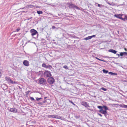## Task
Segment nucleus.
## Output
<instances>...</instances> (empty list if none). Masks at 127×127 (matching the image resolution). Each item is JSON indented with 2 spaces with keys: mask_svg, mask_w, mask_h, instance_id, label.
<instances>
[{
  "mask_svg": "<svg viewBox=\"0 0 127 127\" xmlns=\"http://www.w3.org/2000/svg\"><path fill=\"white\" fill-rule=\"evenodd\" d=\"M95 58H96V59H97V60H99V61H101V59H99V58H97V57H95Z\"/></svg>",
  "mask_w": 127,
  "mask_h": 127,
  "instance_id": "45",
  "label": "nucleus"
},
{
  "mask_svg": "<svg viewBox=\"0 0 127 127\" xmlns=\"http://www.w3.org/2000/svg\"><path fill=\"white\" fill-rule=\"evenodd\" d=\"M41 39L42 41L44 43H45V42L46 41V40L45 39L42 38Z\"/></svg>",
  "mask_w": 127,
  "mask_h": 127,
  "instance_id": "33",
  "label": "nucleus"
},
{
  "mask_svg": "<svg viewBox=\"0 0 127 127\" xmlns=\"http://www.w3.org/2000/svg\"><path fill=\"white\" fill-rule=\"evenodd\" d=\"M37 81L39 82L38 83L40 84L45 85L47 84L46 80L43 78H39Z\"/></svg>",
  "mask_w": 127,
  "mask_h": 127,
  "instance_id": "4",
  "label": "nucleus"
},
{
  "mask_svg": "<svg viewBox=\"0 0 127 127\" xmlns=\"http://www.w3.org/2000/svg\"><path fill=\"white\" fill-rule=\"evenodd\" d=\"M123 52V56H127V52Z\"/></svg>",
  "mask_w": 127,
  "mask_h": 127,
  "instance_id": "37",
  "label": "nucleus"
},
{
  "mask_svg": "<svg viewBox=\"0 0 127 127\" xmlns=\"http://www.w3.org/2000/svg\"><path fill=\"white\" fill-rule=\"evenodd\" d=\"M104 105H103V106H98L97 107V108L100 109L99 110V112L100 113H101L102 110L103 109V108H104Z\"/></svg>",
  "mask_w": 127,
  "mask_h": 127,
  "instance_id": "11",
  "label": "nucleus"
},
{
  "mask_svg": "<svg viewBox=\"0 0 127 127\" xmlns=\"http://www.w3.org/2000/svg\"><path fill=\"white\" fill-rule=\"evenodd\" d=\"M103 114L104 115V116L106 118H108L107 117V114Z\"/></svg>",
  "mask_w": 127,
  "mask_h": 127,
  "instance_id": "42",
  "label": "nucleus"
},
{
  "mask_svg": "<svg viewBox=\"0 0 127 127\" xmlns=\"http://www.w3.org/2000/svg\"><path fill=\"white\" fill-rule=\"evenodd\" d=\"M97 114L99 116H100L101 117H102V115L101 114H100L99 113H97Z\"/></svg>",
  "mask_w": 127,
  "mask_h": 127,
  "instance_id": "44",
  "label": "nucleus"
},
{
  "mask_svg": "<svg viewBox=\"0 0 127 127\" xmlns=\"http://www.w3.org/2000/svg\"><path fill=\"white\" fill-rule=\"evenodd\" d=\"M116 54V55H117L118 56V57H117V58L114 57H108V56H105V57L106 58H114V59H117L118 58H119L120 57V54Z\"/></svg>",
  "mask_w": 127,
  "mask_h": 127,
  "instance_id": "14",
  "label": "nucleus"
},
{
  "mask_svg": "<svg viewBox=\"0 0 127 127\" xmlns=\"http://www.w3.org/2000/svg\"><path fill=\"white\" fill-rule=\"evenodd\" d=\"M68 101L69 102L72 103L74 105L76 106L75 104L72 101V100H69Z\"/></svg>",
  "mask_w": 127,
  "mask_h": 127,
  "instance_id": "22",
  "label": "nucleus"
},
{
  "mask_svg": "<svg viewBox=\"0 0 127 127\" xmlns=\"http://www.w3.org/2000/svg\"><path fill=\"white\" fill-rule=\"evenodd\" d=\"M47 98V97H44V100L45 99Z\"/></svg>",
  "mask_w": 127,
  "mask_h": 127,
  "instance_id": "53",
  "label": "nucleus"
},
{
  "mask_svg": "<svg viewBox=\"0 0 127 127\" xmlns=\"http://www.w3.org/2000/svg\"><path fill=\"white\" fill-rule=\"evenodd\" d=\"M124 50H125L126 51H127V49L126 48H124Z\"/></svg>",
  "mask_w": 127,
  "mask_h": 127,
  "instance_id": "52",
  "label": "nucleus"
},
{
  "mask_svg": "<svg viewBox=\"0 0 127 127\" xmlns=\"http://www.w3.org/2000/svg\"><path fill=\"white\" fill-rule=\"evenodd\" d=\"M107 110H109L106 106L104 105L103 109L102 110V111L100 113L102 114H108V113L107 112Z\"/></svg>",
  "mask_w": 127,
  "mask_h": 127,
  "instance_id": "7",
  "label": "nucleus"
},
{
  "mask_svg": "<svg viewBox=\"0 0 127 127\" xmlns=\"http://www.w3.org/2000/svg\"><path fill=\"white\" fill-rule=\"evenodd\" d=\"M123 15L122 14H115L114 15V16L119 19H120L123 21H125L126 20H127V15H125V17L123 18L122 17V16Z\"/></svg>",
  "mask_w": 127,
  "mask_h": 127,
  "instance_id": "3",
  "label": "nucleus"
},
{
  "mask_svg": "<svg viewBox=\"0 0 127 127\" xmlns=\"http://www.w3.org/2000/svg\"><path fill=\"white\" fill-rule=\"evenodd\" d=\"M117 32L118 33H119V31H117Z\"/></svg>",
  "mask_w": 127,
  "mask_h": 127,
  "instance_id": "54",
  "label": "nucleus"
},
{
  "mask_svg": "<svg viewBox=\"0 0 127 127\" xmlns=\"http://www.w3.org/2000/svg\"><path fill=\"white\" fill-rule=\"evenodd\" d=\"M46 102V99H45L43 101H42L43 104V103H45Z\"/></svg>",
  "mask_w": 127,
  "mask_h": 127,
  "instance_id": "41",
  "label": "nucleus"
},
{
  "mask_svg": "<svg viewBox=\"0 0 127 127\" xmlns=\"http://www.w3.org/2000/svg\"><path fill=\"white\" fill-rule=\"evenodd\" d=\"M114 105V104H110L109 105L110 106H113Z\"/></svg>",
  "mask_w": 127,
  "mask_h": 127,
  "instance_id": "43",
  "label": "nucleus"
},
{
  "mask_svg": "<svg viewBox=\"0 0 127 127\" xmlns=\"http://www.w3.org/2000/svg\"><path fill=\"white\" fill-rule=\"evenodd\" d=\"M55 115H49L47 116V117L49 118H54Z\"/></svg>",
  "mask_w": 127,
  "mask_h": 127,
  "instance_id": "19",
  "label": "nucleus"
},
{
  "mask_svg": "<svg viewBox=\"0 0 127 127\" xmlns=\"http://www.w3.org/2000/svg\"><path fill=\"white\" fill-rule=\"evenodd\" d=\"M27 42H26V44H27Z\"/></svg>",
  "mask_w": 127,
  "mask_h": 127,
  "instance_id": "61",
  "label": "nucleus"
},
{
  "mask_svg": "<svg viewBox=\"0 0 127 127\" xmlns=\"http://www.w3.org/2000/svg\"><path fill=\"white\" fill-rule=\"evenodd\" d=\"M102 71L103 73H105V74L107 73H108V72H109L108 71V70H106L104 69Z\"/></svg>",
  "mask_w": 127,
  "mask_h": 127,
  "instance_id": "20",
  "label": "nucleus"
},
{
  "mask_svg": "<svg viewBox=\"0 0 127 127\" xmlns=\"http://www.w3.org/2000/svg\"><path fill=\"white\" fill-rule=\"evenodd\" d=\"M120 107L124 108H127V105L124 104H120L119 105Z\"/></svg>",
  "mask_w": 127,
  "mask_h": 127,
  "instance_id": "17",
  "label": "nucleus"
},
{
  "mask_svg": "<svg viewBox=\"0 0 127 127\" xmlns=\"http://www.w3.org/2000/svg\"><path fill=\"white\" fill-rule=\"evenodd\" d=\"M108 74H110L112 75L115 76L117 75V73H114L113 72H108Z\"/></svg>",
  "mask_w": 127,
  "mask_h": 127,
  "instance_id": "16",
  "label": "nucleus"
},
{
  "mask_svg": "<svg viewBox=\"0 0 127 127\" xmlns=\"http://www.w3.org/2000/svg\"><path fill=\"white\" fill-rule=\"evenodd\" d=\"M100 90H102L104 91H106L107 90V89L105 88L104 87L101 88H100Z\"/></svg>",
  "mask_w": 127,
  "mask_h": 127,
  "instance_id": "26",
  "label": "nucleus"
},
{
  "mask_svg": "<svg viewBox=\"0 0 127 127\" xmlns=\"http://www.w3.org/2000/svg\"><path fill=\"white\" fill-rule=\"evenodd\" d=\"M113 63H115V64H118V63H115V62H114V61H113Z\"/></svg>",
  "mask_w": 127,
  "mask_h": 127,
  "instance_id": "50",
  "label": "nucleus"
},
{
  "mask_svg": "<svg viewBox=\"0 0 127 127\" xmlns=\"http://www.w3.org/2000/svg\"><path fill=\"white\" fill-rule=\"evenodd\" d=\"M42 67L46 68V65L45 63H43L42 64Z\"/></svg>",
  "mask_w": 127,
  "mask_h": 127,
  "instance_id": "29",
  "label": "nucleus"
},
{
  "mask_svg": "<svg viewBox=\"0 0 127 127\" xmlns=\"http://www.w3.org/2000/svg\"><path fill=\"white\" fill-rule=\"evenodd\" d=\"M50 5L52 6V5H53V4L52 3H51V4H50Z\"/></svg>",
  "mask_w": 127,
  "mask_h": 127,
  "instance_id": "51",
  "label": "nucleus"
},
{
  "mask_svg": "<svg viewBox=\"0 0 127 127\" xmlns=\"http://www.w3.org/2000/svg\"><path fill=\"white\" fill-rule=\"evenodd\" d=\"M19 30H20V29H19V28L16 29V31L17 32H18Z\"/></svg>",
  "mask_w": 127,
  "mask_h": 127,
  "instance_id": "46",
  "label": "nucleus"
},
{
  "mask_svg": "<svg viewBox=\"0 0 127 127\" xmlns=\"http://www.w3.org/2000/svg\"><path fill=\"white\" fill-rule=\"evenodd\" d=\"M90 39H91V38L90 36H88V37L84 38V40H87Z\"/></svg>",
  "mask_w": 127,
  "mask_h": 127,
  "instance_id": "21",
  "label": "nucleus"
},
{
  "mask_svg": "<svg viewBox=\"0 0 127 127\" xmlns=\"http://www.w3.org/2000/svg\"><path fill=\"white\" fill-rule=\"evenodd\" d=\"M43 74L45 76L47 77H49L52 76L51 72L48 70H45Z\"/></svg>",
  "mask_w": 127,
  "mask_h": 127,
  "instance_id": "6",
  "label": "nucleus"
},
{
  "mask_svg": "<svg viewBox=\"0 0 127 127\" xmlns=\"http://www.w3.org/2000/svg\"><path fill=\"white\" fill-rule=\"evenodd\" d=\"M95 35H94L90 36V37H91V39L93 37H95Z\"/></svg>",
  "mask_w": 127,
  "mask_h": 127,
  "instance_id": "40",
  "label": "nucleus"
},
{
  "mask_svg": "<svg viewBox=\"0 0 127 127\" xmlns=\"http://www.w3.org/2000/svg\"><path fill=\"white\" fill-rule=\"evenodd\" d=\"M63 67L66 69H68V67L66 65H65Z\"/></svg>",
  "mask_w": 127,
  "mask_h": 127,
  "instance_id": "32",
  "label": "nucleus"
},
{
  "mask_svg": "<svg viewBox=\"0 0 127 127\" xmlns=\"http://www.w3.org/2000/svg\"><path fill=\"white\" fill-rule=\"evenodd\" d=\"M36 100L37 101H38V100H40L42 99V98H38L37 97H36Z\"/></svg>",
  "mask_w": 127,
  "mask_h": 127,
  "instance_id": "34",
  "label": "nucleus"
},
{
  "mask_svg": "<svg viewBox=\"0 0 127 127\" xmlns=\"http://www.w3.org/2000/svg\"><path fill=\"white\" fill-rule=\"evenodd\" d=\"M12 83H11V84H17V83L16 82H15V81H12Z\"/></svg>",
  "mask_w": 127,
  "mask_h": 127,
  "instance_id": "39",
  "label": "nucleus"
},
{
  "mask_svg": "<svg viewBox=\"0 0 127 127\" xmlns=\"http://www.w3.org/2000/svg\"><path fill=\"white\" fill-rule=\"evenodd\" d=\"M31 92V91H28L25 92L26 95H28L29 93Z\"/></svg>",
  "mask_w": 127,
  "mask_h": 127,
  "instance_id": "31",
  "label": "nucleus"
},
{
  "mask_svg": "<svg viewBox=\"0 0 127 127\" xmlns=\"http://www.w3.org/2000/svg\"><path fill=\"white\" fill-rule=\"evenodd\" d=\"M30 99L32 101H34L35 100V99L33 97H30Z\"/></svg>",
  "mask_w": 127,
  "mask_h": 127,
  "instance_id": "35",
  "label": "nucleus"
},
{
  "mask_svg": "<svg viewBox=\"0 0 127 127\" xmlns=\"http://www.w3.org/2000/svg\"><path fill=\"white\" fill-rule=\"evenodd\" d=\"M61 117L60 116L55 115L54 118L61 119Z\"/></svg>",
  "mask_w": 127,
  "mask_h": 127,
  "instance_id": "18",
  "label": "nucleus"
},
{
  "mask_svg": "<svg viewBox=\"0 0 127 127\" xmlns=\"http://www.w3.org/2000/svg\"><path fill=\"white\" fill-rule=\"evenodd\" d=\"M65 16L66 17H69V16H66V15H65Z\"/></svg>",
  "mask_w": 127,
  "mask_h": 127,
  "instance_id": "55",
  "label": "nucleus"
},
{
  "mask_svg": "<svg viewBox=\"0 0 127 127\" xmlns=\"http://www.w3.org/2000/svg\"><path fill=\"white\" fill-rule=\"evenodd\" d=\"M107 3L109 5H113V4H112V3H109V2H108Z\"/></svg>",
  "mask_w": 127,
  "mask_h": 127,
  "instance_id": "48",
  "label": "nucleus"
},
{
  "mask_svg": "<svg viewBox=\"0 0 127 127\" xmlns=\"http://www.w3.org/2000/svg\"><path fill=\"white\" fill-rule=\"evenodd\" d=\"M81 104L87 108L90 107L89 103L85 101H83L81 103Z\"/></svg>",
  "mask_w": 127,
  "mask_h": 127,
  "instance_id": "8",
  "label": "nucleus"
},
{
  "mask_svg": "<svg viewBox=\"0 0 127 127\" xmlns=\"http://www.w3.org/2000/svg\"><path fill=\"white\" fill-rule=\"evenodd\" d=\"M120 55L121 56H123V52H121L120 53Z\"/></svg>",
  "mask_w": 127,
  "mask_h": 127,
  "instance_id": "38",
  "label": "nucleus"
},
{
  "mask_svg": "<svg viewBox=\"0 0 127 127\" xmlns=\"http://www.w3.org/2000/svg\"><path fill=\"white\" fill-rule=\"evenodd\" d=\"M46 68L50 69L51 68H52V66L51 65H46Z\"/></svg>",
  "mask_w": 127,
  "mask_h": 127,
  "instance_id": "25",
  "label": "nucleus"
},
{
  "mask_svg": "<svg viewBox=\"0 0 127 127\" xmlns=\"http://www.w3.org/2000/svg\"><path fill=\"white\" fill-rule=\"evenodd\" d=\"M59 3L58 2V3L55 4L54 5H52V6L54 7L57 6L58 5H59V4H59Z\"/></svg>",
  "mask_w": 127,
  "mask_h": 127,
  "instance_id": "27",
  "label": "nucleus"
},
{
  "mask_svg": "<svg viewBox=\"0 0 127 127\" xmlns=\"http://www.w3.org/2000/svg\"><path fill=\"white\" fill-rule=\"evenodd\" d=\"M52 28L53 29H55L56 28V27L55 26H52Z\"/></svg>",
  "mask_w": 127,
  "mask_h": 127,
  "instance_id": "47",
  "label": "nucleus"
},
{
  "mask_svg": "<svg viewBox=\"0 0 127 127\" xmlns=\"http://www.w3.org/2000/svg\"><path fill=\"white\" fill-rule=\"evenodd\" d=\"M32 18V17H31V18H30L29 19H28L29 20L30 19H31Z\"/></svg>",
  "mask_w": 127,
  "mask_h": 127,
  "instance_id": "56",
  "label": "nucleus"
},
{
  "mask_svg": "<svg viewBox=\"0 0 127 127\" xmlns=\"http://www.w3.org/2000/svg\"><path fill=\"white\" fill-rule=\"evenodd\" d=\"M23 64L26 66H29V62L27 60H24L23 62Z\"/></svg>",
  "mask_w": 127,
  "mask_h": 127,
  "instance_id": "12",
  "label": "nucleus"
},
{
  "mask_svg": "<svg viewBox=\"0 0 127 127\" xmlns=\"http://www.w3.org/2000/svg\"><path fill=\"white\" fill-rule=\"evenodd\" d=\"M79 117V116H75V117L76 118H78Z\"/></svg>",
  "mask_w": 127,
  "mask_h": 127,
  "instance_id": "49",
  "label": "nucleus"
},
{
  "mask_svg": "<svg viewBox=\"0 0 127 127\" xmlns=\"http://www.w3.org/2000/svg\"><path fill=\"white\" fill-rule=\"evenodd\" d=\"M34 43V44H36V43H35V42H34V43Z\"/></svg>",
  "mask_w": 127,
  "mask_h": 127,
  "instance_id": "60",
  "label": "nucleus"
},
{
  "mask_svg": "<svg viewBox=\"0 0 127 127\" xmlns=\"http://www.w3.org/2000/svg\"><path fill=\"white\" fill-rule=\"evenodd\" d=\"M5 79L9 83H11L13 82L12 80H11L10 78L9 77H5Z\"/></svg>",
  "mask_w": 127,
  "mask_h": 127,
  "instance_id": "9",
  "label": "nucleus"
},
{
  "mask_svg": "<svg viewBox=\"0 0 127 127\" xmlns=\"http://www.w3.org/2000/svg\"><path fill=\"white\" fill-rule=\"evenodd\" d=\"M37 13L38 14H42L43 13V12L40 10L37 11Z\"/></svg>",
  "mask_w": 127,
  "mask_h": 127,
  "instance_id": "23",
  "label": "nucleus"
},
{
  "mask_svg": "<svg viewBox=\"0 0 127 127\" xmlns=\"http://www.w3.org/2000/svg\"><path fill=\"white\" fill-rule=\"evenodd\" d=\"M36 104H38L39 105H43V103H42V102L37 103Z\"/></svg>",
  "mask_w": 127,
  "mask_h": 127,
  "instance_id": "30",
  "label": "nucleus"
},
{
  "mask_svg": "<svg viewBox=\"0 0 127 127\" xmlns=\"http://www.w3.org/2000/svg\"><path fill=\"white\" fill-rule=\"evenodd\" d=\"M124 81L125 82H126L127 81Z\"/></svg>",
  "mask_w": 127,
  "mask_h": 127,
  "instance_id": "59",
  "label": "nucleus"
},
{
  "mask_svg": "<svg viewBox=\"0 0 127 127\" xmlns=\"http://www.w3.org/2000/svg\"><path fill=\"white\" fill-rule=\"evenodd\" d=\"M108 51L110 52H111L113 53L114 54H116L117 53V51L116 50L112 49H110L109 50H108Z\"/></svg>",
  "mask_w": 127,
  "mask_h": 127,
  "instance_id": "13",
  "label": "nucleus"
},
{
  "mask_svg": "<svg viewBox=\"0 0 127 127\" xmlns=\"http://www.w3.org/2000/svg\"><path fill=\"white\" fill-rule=\"evenodd\" d=\"M75 37H76V36H74H74H73V37H74V38H75Z\"/></svg>",
  "mask_w": 127,
  "mask_h": 127,
  "instance_id": "57",
  "label": "nucleus"
},
{
  "mask_svg": "<svg viewBox=\"0 0 127 127\" xmlns=\"http://www.w3.org/2000/svg\"><path fill=\"white\" fill-rule=\"evenodd\" d=\"M9 111L13 113H16L17 112V110L15 108H10Z\"/></svg>",
  "mask_w": 127,
  "mask_h": 127,
  "instance_id": "10",
  "label": "nucleus"
},
{
  "mask_svg": "<svg viewBox=\"0 0 127 127\" xmlns=\"http://www.w3.org/2000/svg\"><path fill=\"white\" fill-rule=\"evenodd\" d=\"M80 48L81 49L84 50H85L86 49V48H85V46L83 45L81 46V47Z\"/></svg>",
  "mask_w": 127,
  "mask_h": 127,
  "instance_id": "24",
  "label": "nucleus"
},
{
  "mask_svg": "<svg viewBox=\"0 0 127 127\" xmlns=\"http://www.w3.org/2000/svg\"><path fill=\"white\" fill-rule=\"evenodd\" d=\"M45 29V27L42 28H40V30L41 31V32H43Z\"/></svg>",
  "mask_w": 127,
  "mask_h": 127,
  "instance_id": "28",
  "label": "nucleus"
},
{
  "mask_svg": "<svg viewBox=\"0 0 127 127\" xmlns=\"http://www.w3.org/2000/svg\"><path fill=\"white\" fill-rule=\"evenodd\" d=\"M47 82L51 87L53 86V84H54L55 81V79L52 76L49 77L47 79Z\"/></svg>",
  "mask_w": 127,
  "mask_h": 127,
  "instance_id": "2",
  "label": "nucleus"
},
{
  "mask_svg": "<svg viewBox=\"0 0 127 127\" xmlns=\"http://www.w3.org/2000/svg\"><path fill=\"white\" fill-rule=\"evenodd\" d=\"M67 4L68 5V6L70 9L72 8L73 9H75L78 10H80V9L79 7L76 5L74 4H73L72 2H67Z\"/></svg>",
  "mask_w": 127,
  "mask_h": 127,
  "instance_id": "1",
  "label": "nucleus"
},
{
  "mask_svg": "<svg viewBox=\"0 0 127 127\" xmlns=\"http://www.w3.org/2000/svg\"><path fill=\"white\" fill-rule=\"evenodd\" d=\"M88 110H91V109H89V108H88Z\"/></svg>",
  "mask_w": 127,
  "mask_h": 127,
  "instance_id": "58",
  "label": "nucleus"
},
{
  "mask_svg": "<svg viewBox=\"0 0 127 127\" xmlns=\"http://www.w3.org/2000/svg\"><path fill=\"white\" fill-rule=\"evenodd\" d=\"M95 5L96 6H97L99 7H101V6L104 7V5H102V4H99L98 3H95Z\"/></svg>",
  "mask_w": 127,
  "mask_h": 127,
  "instance_id": "15",
  "label": "nucleus"
},
{
  "mask_svg": "<svg viewBox=\"0 0 127 127\" xmlns=\"http://www.w3.org/2000/svg\"><path fill=\"white\" fill-rule=\"evenodd\" d=\"M30 32L31 33V35L33 36L37 34L36 37H33L34 38H35L36 37L37 38L38 37V34L36 30L34 29H32L30 30Z\"/></svg>",
  "mask_w": 127,
  "mask_h": 127,
  "instance_id": "5",
  "label": "nucleus"
},
{
  "mask_svg": "<svg viewBox=\"0 0 127 127\" xmlns=\"http://www.w3.org/2000/svg\"><path fill=\"white\" fill-rule=\"evenodd\" d=\"M101 60V61H103V62H106V63H107V62H111L110 61H105V60Z\"/></svg>",
  "mask_w": 127,
  "mask_h": 127,
  "instance_id": "36",
  "label": "nucleus"
}]
</instances>
